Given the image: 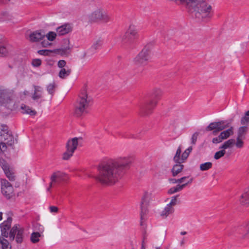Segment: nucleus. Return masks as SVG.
Instances as JSON below:
<instances>
[{"label": "nucleus", "instance_id": "f257e3e1", "mask_svg": "<svg viewBox=\"0 0 249 249\" xmlns=\"http://www.w3.org/2000/svg\"><path fill=\"white\" fill-rule=\"evenodd\" d=\"M133 162L131 156H120L100 164L95 178L101 184L113 185L121 179Z\"/></svg>", "mask_w": 249, "mask_h": 249}, {"label": "nucleus", "instance_id": "f03ea898", "mask_svg": "<svg viewBox=\"0 0 249 249\" xmlns=\"http://www.w3.org/2000/svg\"><path fill=\"white\" fill-rule=\"evenodd\" d=\"M92 103V97L88 94L85 89H83L79 94L75 104L74 115L77 117H81L87 114L88 109Z\"/></svg>", "mask_w": 249, "mask_h": 249}, {"label": "nucleus", "instance_id": "7ed1b4c3", "mask_svg": "<svg viewBox=\"0 0 249 249\" xmlns=\"http://www.w3.org/2000/svg\"><path fill=\"white\" fill-rule=\"evenodd\" d=\"M163 91L158 88H154L150 93V100L142 105L140 107V113L142 116H146L151 114L157 106L158 101L161 99Z\"/></svg>", "mask_w": 249, "mask_h": 249}, {"label": "nucleus", "instance_id": "20e7f679", "mask_svg": "<svg viewBox=\"0 0 249 249\" xmlns=\"http://www.w3.org/2000/svg\"><path fill=\"white\" fill-rule=\"evenodd\" d=\"M63 42L64 44V47L53 50H40L37 51V53L40 55L44 56L50 55L52 53H54L61 55L68 56L71 53V49L70 46V40L68 39H64Z\"/></svg>", "mask_w": 249, "mask_h": 249}, {"label": "nucleus", "instance_id": "39448f33", "mask_svg": "<svg viewBox=\"0 0 249 249\" xmlns=\"http://www.w3.org/2000/svg\"><path fill=\"white\" fill-rule=\"evenodd\" d=\"M151 47L146 45L138 54L134 58L133 63L137 66H145L150 58Z\"/></svg>", "mask_w": 249, "mask_h": 249}, {"label": "nucleus", "instance_id": "423d86ee", "mask_svg": "<svg viewBox=\"0 0 249 249\" xmlns=\"http://www.w3.org/2000/svg\"><path fill=\"white\" fill-rule=\"evenodd\" d=\"M24 231V229L20 225H15L9 231L10 240L13 241L16 238V241L17 243H21L23 240Z\"/></svg>", "mask_w": 249, "mask_h": 249}, {"label": "nucleus", "instance_id": "0eeeda50", "mask_svg": "<svg viewBox=\"0 0 249 249\" xmlns=\"http://www.w3.org/2000/svg\"><path fill=\"white\" fill-rule=\"evenodd\" d=\"M90 19L92 21H102L104 23H107L111 20L110 17L107 13L102 9H98L91 13Z\"/></svg>", "mask_w": 249, "mask_h": 249}, {"label": "nucleus", "instance_id": "6e6552de", "mask_svg": "<svg viewBox=\"0 0 249 249\" xmlns=\"http://www.w3.org/2000/svg\"><path fill=\"white\" fill-rule=\"evenodd\" d=\"M0 140L6 141V143L11 146L14 143V140L11 132L8 130V127L6 125H1L0 127Z\"/></svg>", "mask_w": 249, "mask_h": 249}, {"label": "nucleus", "instance_id": "1a4fd4ad", "mask_svg": "<svg viewBox=\"0 0 249 249\" xmlns=\"http://www.w3.org/2000/svg\"><path fill=\"white\" fill-rule=\"evenodd\" d=\"M0 105L11 110L15 108V102L10 98L7 93L1 90H0Z\"/></svg>", "mask_w": 249, "mask_h": 249}, {"label": "nucleus", "instance_id": "9d476101", "mask_svg": "<svg viewBox=\"0 0 249 249\" xmlns=\"http://www.w3.org/2000/svg\"><path fill=\"white\" fill-rule=\"evenodd\" d=\"M1 189L2 194L7 199L11 198L14 196L12 185L5 179H1Z\"/></svg>", "mask_w": 249, "mask_h": 249}, {"label": "nucleus", "instance_id": "9b49d317", "mask_svg": "<svg viewBox=\"0 0 249 249\" xmlns=\"http://www.w3.org/2000/svg\"><path fill=\"white\" fill-rule=\"evenodd\" d=\"M136 38L131 35L127 34V33L125 32L124 35L120 36L118 39L122 47L125 49H131L133 48V44Z\"/></svg>", "mask_w": 249, "mask_h": 249}, {"label": "nucleus", "instance_id": "f8f14e48", "mask_svg": "<svg viewBox=\"0 0 249 249\" xmlns=\"http://www.w3.org/2000/svg\"><path fill=\"white\" fill-rule=\"evenodd\" d=\"M150 196L147 192H145L142 197L141 202V225H142V220L144 219V216L148 213V206L149 205Z\"/></svg>", "mask_w": 249, "mask_h": 249}, {"label": "nucleus", "instance_id": "ddd939ff", "mask_svg": "<svg viewBox=\"0 0 249 249\" xmlns=\"http://www.w3.org/2000/svg\"><path fill=\"white\" fill-rule=\"evenodd\" d=\"M12 218L9 216L7 220L0 224L1 234L2 237H8L9 236V230L11 228Z\"/></svg>", "mask_w": 249, "mask_h": 249}, {"label": "nucleus", "instance_id": "4468645a", "mask_svg": "<svg viewBox=\"0 0 249 249\" xmlns=\"http://www.w3.org/2000/svg\"><path fill=\"white\" fill-rule=\"evenodd\" d=\"M44 31H36L31 33L29 36L30 40L32 42H38L43 39L45 36Z\"/></svg>", "mask_w": 249, "mask_h": 249}, {"label": "nucleus", "instance_id": "2eb2a0df", "mask_svg": "<svg viewBox=\"0 0 249 249\" xmlns=\"http://www.w3.org/2000/svg\"><path fill=\"white\" fill-rule=\"evenodd\" d=\"M72 31V28L70 24H64L56 29V32L59 36H63Z\"/></svg>", "mask_w": 249, "mask_h": 249}, {"label": "nucleus", "instance_id": "dca6fc26", "mask_svg": "<svg viewBox=\"0 0 249 249\" xmlns=\"http://www.w3.org/2000/svg\"><path fill=\"white\" fill-rule=\"evenodd\" d=\"M82 140L81 137L77 138L75 137L71 140H69L66 144L67 149H69L72 151H75L78 145V140Z\"/></svg>", "mask_w": 249, "mask_h": 249}, {"label": "nucleus", "instance_id": "f3484780", "mask_svg": "<svg viewBox=\"0 0 249 249\" xmlns=\"http://www.w3.org/2000/svg\"><path fill=\"white\" fill-rule=\"evenodd\" d=\"M2 168L4 171L6 176L8 178L10 181H14L15 180V176L14 173L12 172L8 166L6 164H2Z\"/></svg>", "mask_w": 249, "mask_h": 249}, {"label": "nucleus", "instance_id": "a211bd4d", "mask_svg": "<svg viewBox=\"0 0 249 249\" xmlns=\"http://www.w3.org/2000/svg\"><path fill=\"white\" fill-rule=\"evenodd\" d=\"M103 44V40L101 38H98L97 40L95 41L90 48L89 50V52H91L93 53L100 48Z\"/></svg>", "mask_w": 249, "mask_h": 249}, {"label": "nucleus", "instance_id": "6ab92c4d", "mask_svg": "<svg viewBox=\"0 0 249 249\" xmlns=\"http://www.w3.org/2000/svg\"><path fill=\"white\" fill-rule=\"evenodd\" d=\"M233 133V129L232 127H230L229 129L222 131L219 135V141L220 140H223L229 138L231 135Z\"/></svg>", "mask_w": 249, "mask_h": 249}, {"label": "nucleus", "instance_id": "aec40b11", "mask_svg": "<svg viewBox=\"0 0 249 249\" xmlns=\"http://www.w3.org/2000/svg\"><path fill=\"white\" fill-rule=\"evenodd\" d=\"M182 163H177L174 165L171 170L172 176L173 177L177 176L180 173L184 168V165L181 164Z\"/></svg>", "mask_w": 249, "mask_h": 249}, {"label": "nucleus", "instance_id": "412c9836", "mask_svg": "<svg viewBox=\"0 0 249 249\" xmlns=\"http://www.w3.org/2000/svg\"><path fill=\"white\" fill-rule=\"evenodd\" d=\"M65 175H66L65 174L59 172H54L52 175L51 180L52 182H54V183H58L61 181Z\"/></svg>", "mask_w": 249, "mask_h": 249}, {"label": "nucleus", "instance_id": "4be33fe9", "mask_svg": "<svg viewBox=\"0 0 249 249\" xmlns=\"http://www.w3.org/2000/svg\"><path fill=\"white\" fill-rule=\"evenodd\" d=\"M22 110V113L24 114H28L31 116H35L37 112L35 110L32 109L30 107L25 105L22 104L20 107Z\"/></svg>", "mask_w": 249, "mask_h": 249}, {"label": "nucleus", "instance_id": "5701e85b", "mask_svg": "<svg viewBox=\"0 0 249 249\" xmlns=\"http://www.w3.org/2000/svg\"><path fill=\"white\" fill-rule=\"evenodd\" d=\"M174 208L167 205L164 210L161 212L160 216L163 218H166L170 214H172L174 212Z\"/></svg>", "mask_w": 249, "mask_h": 249}, {"label": "nucleus", "instance_id": "b1692460", "mask_svg": "<svg viewBox=\"0 0 249 249\" xmlns=\"http://www.w3.org/2000/svg\"><path fill=\"white\" fill-rule=\"evenodd\" d=\"M240 202L243 205H249V189L241 196Z\"/></svg>", "mask_w": 249, "mask_h": 249}, {"label": "nucleus", "instance_id": "393cba45", "mask_svg": "<svg viewBox=\"0 0 249 249\" xmlns=\"http://www.w3.org/2000/svg\"><path fill=\"white\" fill-rule=\"evenodd\" d=\"M187 186V184H178L176 186L171 188L168 191L169 194H173L175 193L181 191L184 187Z\"/></svg>", "mask_w": 249, "mask_h": 249}, {"label": "nucleus", "instance_id": "a878e982", "mask_svg": "<svg viewBox=\"0 0 249 249\" xmlns=\"http://www.w3.org/2000/svg\"><path fill=\"white\" fill-rule=\"evenodd\" d=\"M126 32L127 33V34H129L135 38L137 37L138 29L137 27L134 25H130Z\"/></svg>", "mask_w": 249, "mask_h": 249}, {"label": "nucleus", "instance_id": "bb28decb", "mask_svg": "<svg viewBox=\"0 0 249 249\" xmlns=\"http://www.w3.org/2000/svg\"><path fill=\"white\" fill-rule=\"evenodd\" d=\"M206 130L207 131H213V134L216 135L218 132V122H213L211 123L206 128Z\"/></svg>", "mask_w": 249, "mask_h": 249}, {"label": "nucleus", "instance_id": "cd10ccee", "mask_svg": "<svg viewBox=\"0 0 249 249\" xmlns=\"http://www.w3.org/2000/svg\"><path fill=\"white\" fill-rule=\"evenodd\" d=\"M248 130V128L247 126H240L237 130V137L245 138Z\"/></svg>", "mask_w": 249, "mask_h": 249}, {"label": "nucleus", "instance_id": "c85d7f7f", "mask_svg": "<svg viewBox=\"0 0 249 249\" xmlns=\"http://www.w3.org/2000/svg\"><path fill=\"white\" fill-rule=\"evenodd\" d=\"M181 153V146H179L176 151V154L174 157V160L176 163H183L182 161V157L180 158V154Z\"/></svg>", "mask_w": 249, "mask_h": 249}, {"label": "nucleus", "instance_id": "c756f323", "mask_svg": "<svg viewBox=\"0 0 249 249\" xmlns=\"http://www.w3.org/2000/svg\"><path fill=\"white\" fill-rule=\"evenodd\" d=\"M71 73V70L68 68L61 69L59 72V76L62 79L65 78L67 76H69Z\"/></svg>", "mask_w": 249, "mask_h": 249}, {"label": "nucleus", "instance_id": "7c9ffc66", "mask_svg": "<svg viewBox=\"0 0 249 249\" xmlns=\"http://www.w3.org/2000/svg\"><path fill=\"white\" fill-rule=\"evenodd\" d=\"M0 244H1L2 249H11L9 242L4 237H0Z\"/></svg>", "mask_w": 249, "mask_h": 249}, {"label": "nucleus", "instance_id": "2f4dec72", "mask_svg": "<svg viewBox=\"0 0 249 249\" xmlns=\"http://www.w3.org/2000/svg\"><path fill=\"white\" fill-rule=\"evenodd\" d=\"M55 87L56 85L54 82L50 84L47 87V91L52 96H53L54 93Z\"/></svg>", "mask_w": 249, "mask_h": 249}, {"label": "nucleus", "instance_id": "473e14b6", "mask_svg": "<svg viewBox=\"0 0 249 249\" xmlns=\"http://www.w3.org/2000/svg\"><path fill=\"white\" fill-rule=\"evenodd\" d=\"M40 236V234L38 232H34L31 235V240L32 243H36L39 241V237Z\"/></svg>", "mask_w": 249, "mask_h": 249}, {"label": "nucleus", "instance_id": "72a5a7b5", "mask_svg": "<svg viewBox=\"0 0 249 249\" xmlns=\"http://www.w3.org/2000/svg\"><path fill=\"white\" fill-rule=\"evenodd\" d=\"M230 124V122L228 120L219 121V131L228 127Z\"/></svg>", "mask_w": 249, "mask_h": 249}, {"label": "nucleus", "instance_id": "f704fd0d", "mask_svg": "<svg viewBox=\"0 0 249 249\" xmlns=\"http://www.w3.org/2000/svg\"><path fill=\"white\" fill-rule=\"evenodd\" d=\"M192 149V146H190L182 154V161L183 160V162L187 159Z\"/></svg>", "mask_w": 249, "mask_h": 249}, {"label": "nucleus", "instance_id": "c9c22d12", "mask_svg": "<svg viewBox=\"0 0 249 249\" xmlns=\"http://www.w3.org/2000/svg\"><path fill=\"white\" fill-rule=\"evenodd\" d=\"M212 167V163L211 162H207L200 164V170L202 171H207L211 168Z\"/></svg>", "mask_w": 249, "mask_h": 249}, {"label": "nucleus", "instance_id": "e433bc0d", "mask_svg": "<svg viewBox=\"0 0 249 249\" xmlns=\"http://www.w3.org/2000/svg\"><path fill=\"white\" fill-rule=\"evenodd\" d=\"M74 152L69 149H67V151L63 154V160H68L73 155Z\"/></svg>", "mask_w": 249, "mask_h": 249}, {"label": "nucleus", "instance_id": "4c0bfd02", "mask_svg": "<svg viewBox=\"0 0 249 249\" xmlns=\"http://www.w3.org/2000/svg\"><path fill=\"white\" fill-rule=\"evenodd\" d=\"M235 141L233 139H230L226 142H225L224 144L220 146L221 148L222 149H226L230 147H231V145H232L234 143Z\"/></svg>", "mask_w": 249, "mask_h": 249}, {"label": "nucleus", "instance_id": "58836bf2", "mask_svg": "<svg viewBox=\"0 0 249 249\" xmlns=\"http://www.w3.org/2000/svg\"><path fill=\"white\" fill-rule=\"evenodd\" d=\"M241 123L242 124H249V110L247 111L245 115L241 118Z\"/></svg>", "mask_w": 249, "mask_h": 249}, {"label": "nucleus", "instance_id": "ea45409f", "mask_svg": "<svg viewBox=\"0 0 249 249\" xmlns=\"http://www.w3.org/2000/svg\"><path fill=\"white\" fill-rule=\"evenodd\" d=\"M8 51L7 47L0 44V56H5L8 54Z\"/></svg>", "mask_w": 249, "mask_h": 249}, {"label": "nucleus", "instance_id": "a19ab883", "mask_svg": "<svg viewBox=\"0 0 249 249\" xmlns=\"http://www.w3.org/2000/svg\"><path fill=\"white\" fill-rule=\"evenodd\" d=\"M31 64L34 67H39L42 64V61L38 58L33 59Z\"/></svg>", "mask_w": 249, "mask_h": 249}, {"label": "nucleus", "instance_id": "79ce46f5", "mask_svg": "<svg viewBox=\"0 0 249 249\" xmlns=\"http://www.w3.org/2000/svg\"><path fill=\"white\" fill-rule=\"evenodd\" d=\"M56 36V33L53 32H49L46 35L47 40L51 41H53L55 39Z\"/></svg>", "mask_w": 249, "mask_h": 249}, {"label": "nucleus", "instance_id": "37998d69", "mask_svg": "<svg viewBox=\"0 0 249 249\" xmlns=\"http://www.w3.org/2000/svg\"><path fill=\"white\" fill-rule=\"evenodd\" d=\"M179 195H177L176 196H172L170 202L167 205L172 207L175 206L177 204V197Z\"/></svg>", "mask_w": 249, "mask_h": 249}, {"label": "nucleus", "instance_id": "c03bdc74", "mask_svg": "<svg viewBox=\"0 0 249 249\" xmlns=\"http://www.w3.org/2000/svg\"><path fill=\"white\" fill-rule=\"evenodd\" d=\"M243 139L244 138L237 137L235 145L237 148H241L243 147L244 143L243 141Z\"/></svg>", "mask_w": 249, "mask_h": 249}, {"label": "nucleus", "instance_id": "a18cd8bd", "mask_svg": "<svg viewBox=\"0 0 249 249\" xmlns=\"http://www.w3.org/2000/svg\"><path fill=\"white\" fill-rule=\"evenodd\" d=\"M199 133L197 132H195L193 134L191 138V143L193 145H195L196 143Z\"/></svg>", "mask_w": 249, "mask_h": 249}, {"label": "nucleus", "instance_id": "49530a36", "mask_svg": "<svg viewBox=\"0 0 249 249\" xmlns=\"http://www.w3.org/2000/svg\"><path fill=\"white\" fill-rule=\"evenodd\" d=\"M42 97V94L34 91L32 98L34 100H37Z\"/></svg>", "mask_w": 249, "mask_h": 249}, {"label": "nucleus", "instance_id": "de8ad7c7", "mask_svg": "<svg viewBox=\"0 0 249 249\" xmlns=\"http://www.w3.org/2000/svg\"><path fill=\"white\" fill-rule=\"evenodd\" d=\"M240 229H245L248 231L249 232V221L243 223L239 226Z\"/></svg>", "mask_w": 249, "mask_h": 249}, {"label": "nucleus", "instance_id": "09e8293b", "mask_svg": "<svg viewBox=\"0 0 249 249\" xmlns=\"http://www.w3.org/2000/svg\"><path fill=\"white\" fill-rule=\"evenodd\" d=\"M66 65V62L64 60H60L58 62L57 66L59 68L63 69L65 67Z\"/></svg>", "mask_w": 249, "mask_h": 249}, {"label": "nucleus", "instance_id": "8fccbe9b", "mask_svg": "<svg viewBox=\"0 0 249 249\" xmlns=\"http://www.w3.org/2000/svg\"><path fill=\"white\" fill-rule=\"evenodd\" d=\"M34 87L35 89L34 91L42 94L43 89L41 87L38 86H34Z\"/></svg>", "mask_w": 249, "mask_h": 249}, {"label": "nucleus", "instance_id": "3c124183", "mask_svg": "<svg viewBox=\"0 0 249 249\" xmlns=\"http://www.w3.org/2000/svg\"><path fill=\"white\" fill-rule=\"evenodd\" d=\"M7 146L6 145V143L2 142H0V149L1 151H4L6 150Z\"/></svg>", "mask_w": 249, "mask_h": 249}, {"label": "nucleus", "instance_id": "603ef678", "mask_svg": "<svg viewBox=\"0 0 249 249\" xmlns=\"http://www.w3.org/2000/svg\"><path fill=\"white\" fill-rule=\"evenodd\" d=\"M49 209L51 213H57L58 211V208L56 206H50Z\"/></svg>", "mask_w": 249, "mask_h": 249}, {"label": "nucleus", "instance_id": "864d4df0", "mask_svg": "<svg viewBox=\"0 0 249 249\" xmlns=\"http://www.w3.org/2000/svg\"><path fill=\"white\" fill-rule=\"evenodd\" d=\"M41 44H42V47H47L48 46L51 45L52 44V43L49 42V41L48 40H43L41 42Z\"/></svg>", "mask_w": 249, "mask_h": 249}, {"label": "nucleus", "instance_id": "5fc2aeb1", "mask_svg": "<svg viewBox=\"0 0 249 249\" xmlns=\"http://www.w3.org/2000/svg\"><path fill=\"white\" fill-rule=\"evenodd\" d=\"M189 178V177H183L181 178H180L177 179V181H178V183H181L183 182L185 179H186L187 178Z\"/></svg>", "mask_w": 249, "mask_h": 249}, {"label": "nucleus", "instance_id": "6e6d98bb", "mask_svg": "<svg viewBox=\"0 0 249 249\" xmlns=\"http://www.w3.org/2000/svg\"><path fill=\"white\" fill-rule=\"evenodd\" d=\"M169 182L172 183H178V181H177V179L176 178H169Z\"/></svg>", "mask_w": 249, "mask_h": 249}, {"label": "nucleus", "instance_id": "4d7b16f0", "mask_svg": "<svg viewBox=\"0 0 249 249\" xmlns=\"http://www.w3.org/2000/svg\"><path fill=\"white\" fill-rule=\"evenodd\" d=\"M224 154H225L224 150H222L219 151V158L223 156Z\"/></svg>", "mask_w": 249, "mask_h": 249}, {"label": "nucleus", "instance_id": "13d9d810", "mask_svg": "<svg viewBox=\"0 0 249 249\" xmlns=\"http://www.w3.org/2000/svg\"><path fill=\"white\" fill-rule=\"evenodd\" d=\"M213 142L214 143H218V138L217 137L214 138L213 139Z\"/></svg>", "mask_w": 249, "mask_h": 249}, {"label": "nucleus", "instance_id": "bf43d9fd", "mask_svg": "<svg viewBox=\"0 0 249 249\" xmlns=\"http://www.w3.org/2000/svg\"><path fill=\"white\" fill-rule=\"evenodd\" d=\"M54 182H52V181H51V182H50V185H49V187L47 188V191H49L51 189V188L52 187V186H53V183Z\"/></svg>", "mask_w": 249, "mask_h": 249}, {"label": "nucleus", "instance_id": "052dcab7", "mask_svg": "<svg viewBox=\"0 0 249 249\" xmlns=\"http://www.w3.org/2000/svg\"><path fill=\"white\" fill-rule=\"evenodd\" d=\"M214 159H216V160H218V151H217L215 154H214Z\"/></svg>", "mask_w": 249, "mask_h": 249}, {"label": "nucleus", "instance_id": "680f3d73", "mask_svg": "<svg viewBox=\"0 0 249 249\" xmlns=\"http://www.w3.org/2000/svg\"><path fill=\"white\" fill-rule=\"evenodd\" d=\"M193 180V178H190V179H189V180H188V182H187L185 183V184H187V185L188 184H190V183H192V182Z\"/></svg>", "mask_w": 249, "mask_h": 249}, {"label": "nucleus", "instance_id": "e2e57ef3", "mask_svg": "<svg viewBox=\"0 0 249 249\" xmlns=\"http://www.w3.org/2000/svg\"><path fill=\"white\" fill-rule=\"evenodd\" d=\"M144 237L143 238V241L142 242V248H141L142 249H145V247L144 246Z\"/></svg>", "mask_w": 249, "mask_h": 249}, {"label": "nucleus", "instance_id": "0e129e2a", "mask_svg": "<svg viewBox=\"0 0 249 249\" xmlns=\"http://www.w3.org/2000/svg\"><path fill=\"white\" fill-rule=\"evenodd\" d=\"M153 25H154V26H158V25H159V23H158V21H155L153 23Z\"/></svg>", "mask_w": 249, "mask_h": 249}, {"label": "nucleus", "instance_id": "69168bd1", "mask_svg": "<svg viewBox=\"0 0 249 249\" xmlns=\"http://www.w3.org/2000/svg\"><path fill=\"white\" fill-rule=\"evenodd\" d=\"M180 234L182 235H185L187 234V232L186 231H181L180 232Z\"/></svg>", "mask_w": 249, "mask_h": 249}, {"label": "nucleus", "instance_id": "338daca9", "mask_svg": "<svg viewBox=\"0 0 249 249\" xmlns=\"http://www.w3.org/2000/svg\"><path fill=\"white\" fill-rule=\"evenodd\" d=\"M2 213L0 212V221L2 219Z\"/></svg>", "mask_w": 249, "mask_h": 249}, {"label": "nucleus", "instance_id": "774afa93", "mask_svg": "<svg viewBox=\"0 0 249 249\" xmlns=\"http://www.w3.org/2000/svg\"><path fill=\"white\" fill-rule=\"evenodd\" d=\"M131 247H132L131 249H134V245L133 244L132 242H131Z\"/></svg>", "mask_w": 249, "mask_h": 249}]
</instances>
